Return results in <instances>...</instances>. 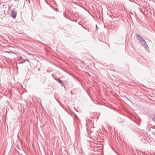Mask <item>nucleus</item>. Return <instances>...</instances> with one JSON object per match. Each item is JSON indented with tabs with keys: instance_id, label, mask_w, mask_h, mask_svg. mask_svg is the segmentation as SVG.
<instances>
[{
	"instance_id": "nucleus-1",
	"label": "nucleus",
	"mask_w": 155,
	"mask_h": 155,
	"mask_svg": "<svg viewBox=\"0 0 155 155\" xmlns=\"http://www.w3.org/2000/svg\"><path fill=\"white\" fill-rule=\"evenodd\" d=\"M137 39L140 41V42L142 43L143 45H145L146 44V43L143 38L140 35H137Z\"/></svg>"
},
{
	"instance_id": "nucleus-2",
	"label": "nucleus",
	"mask_w": 155,
	"mask_h": 155,
	"mask_svg": "<svg viewBox=\"0 0 155 155\" xmlns=\"http://www.w3.org/2000/svg\"><path fill=\"white\" fill-rule=\"evenodd\" d=\"M11 15L13 18H15L16 16L17 13L14 11H12L11 12Z\"/></svg>"
}]
</instances>
